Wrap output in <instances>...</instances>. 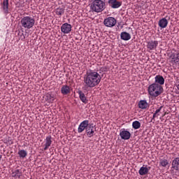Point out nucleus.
I'll return each mask as SVG.
<instances>
[{
  "label": "nucleus",
  "instance_id": "nucleus-1",
  "mask_svg": "<svg viewBox=\"0 0 179 179\" xmlns=\"http://www.w3.org/2000/svg\"><path fill=\"white\" fill-rule=\"evenodd\" d=\"M83 82L85 86L83 87L84 90H87L88 88L92 89L99 86L100 82H101V76L93 70L87 71L83 77Z\"/></svg>",
  "mask_w": 179,
  "mask_h": 179
},
{
  "label": "nucleus",
  "instance_id": "nucleus-2",
  "mask_svg": "<svg viewBox=\"0 0 179 179\" xmlns=\"http://www.w3.org/2000/svg\"><path fill=\"white\" fill-rule=\"evenodd\" d=\"M148 94L152 97H157L163 93V87L157 83H153L148 87Z\"/></svg>",
  "mask_w": 179,
  "mask_h": 179
},
{
  "label": "nucleus",
  "instance_id": "nucleus-3",
  "mask_svg": "<svg viewBox=\"0 0 179 179\" xmlns=\"http://www.w3.org/2000/svg\"><path fill=\"white\" fill-rule=\"evenodd\" d=\"M36 23V20L33 17L25 16L21 18L20 24L23 29H27L28 30L32 29Z\"/></svg>",
  "mask_w": 179,
  "mask_h": 179
},
{
  "label": "nucleus",
  "instance_id": "nucleus-4",
  "mask_svg": "<svg viewBox=\"0 0 179 179\" xmlns=\"http://www.w3.org/2000/svg\"><path fill=\"white\" fill-rule=\"evenodd\" d=\"M91 9L92 12L100 13L106 9V2L102 0H94L91 5Z\"/></svg>",
  "mask_w": 179,
  "mask_h": 179
},
{
  "label": "nucleus",
  "instance_id": "nucleus-5",
  "mask_svg": "<svg viewBox=\"0 0 179 179\" xmlns=\"http://www.w3.org/2000/svg\"><path fill=\"white\" fill-rule=\"evenodd\" d=\"M103 24L106 27H114L117 24V20L113 17H108L104 19Z\"/></svg>",
  "mask_w": 179,
  "mask_h": 179
},
{
  "label": "nucleus",
  "instance_id": "nucleus-6",
  "mask_svg": "<svg viewBox=\"0 0 179 179\" xmlns=\"http://www.w3.org/2000/svg\"><path fill=\"white\" fill-rule=\"evenodd\" d=\"M90 125V124H89V120H83L78 126V134H82V132H83L85 129L86 131Z\"/></svg>",
  "mask_w": 179,
  "mask_h": 179
},
{
  "label": "nucleus",
  "instance_id": "nucleus-7",
  "mask_svg": "<svg viewBox=\"0 0 179 179\" xmlns=\"http://www.w3.org/2000/svg\"><path fill=\"white\" fill-rule=\"evenodd\" d=\"M61 31L64 34H69L72 31V25L66 22L61 26Z\"/></svg>",
  "mask_w": 179,
  "mask_h": 179
},
{
  "label": "nucleus",
  "instance_id": "nucleus-8",
  "mask_svg": "<svg viewBox=\"0 0 179 179\" xmlns=\"http://www.w3.org/2000/svg\"><path fill=\"white\" fill-rule=\"evenodd\" d=\"M120 136L121 139H123L124 141H128V139H130L131 138V132L125 130V129H122L120 130Z\"/></svg>",
  "mask_w": 179,
  "mask_h": 179
},
{
  "label": "nucleus",
  "instance_id": "nucleus-9",
  "mask_svg": "<svg viewBox=\"0 0 179 179\" xmlns=\"http://www.w3.org/2000/svg\"><path fill=\"white\" fill-rule=\"evenodd\" d=\"M108 3L113 9H118L122 5V2L117 0H108Z\"/></svg>",
  "mask_w": 179,
  "mask_h": 179
},
{
  "label": "nucleus",
  "instance_id": "nucleus-10",
  "mask_svg": "<svg viewBox=\"0 0 179 179\" xmlns=\"http://www.w3.org/2000/svg\"><path fill=\"white\" fill-rule=\"evenodd\" d=\"M159 45V41H151L147 42V48L150 50V51H153L157 48Z\"/></svg>",
  "mask_w": 179,
  "mask_h": 179
},
{
  "label": "nucleus",
  "instance_id": "nucleus-11",
  "mask_svg": "<svg viewBox=\"0 0 179 179\" xmlns=\"http://www.w3.org/2000/svg\"><path fill=\"white\" fill-rule=\"evenodd\" d=\"M169 58H171V62L179 64V53H173L172 52L168 54Z\"/></svg>",
  "mask_w": 179,
  "mask_h": 179
},
{
  "label": "nucleus",
  "instance_id": "nucleus-12",
  "mask_svg": "<svg viewBox=\"0 0 179 179\" xmlns=\"http://www.w3.org/2000/svg\"><path fill=\"white\" fill-rule=\"evenodd\" d=\"M52 143V137L51 136H48L45 139V148H43V150H48V148L51 146V144Z\"/></svg>",
  "mask_w": 179,
  "mask_h": 179
},
{
  "label": "nucleus",
  "instance_id": "nucleus-13",
  "mask_svg": "<svg viewBox=\"0 0 179 179\" xmlns=\"http://www.w3.org/2000/svg\"><path fill=\"white\" fill-rule=\"evenodd\" d=\"M1 6L3 8V13L6 15H8V13H9V0H3Z\"/></svg>",
  "mask_w": 179,
  "mask_h": 179
},
{
  "label": "nucleus",
  "instance_id": "nucleus-14",
  "mask_svg": "<svg viewBox=\"0 0 179 179\" xmlns=\"http://www.w3.org/2000/svg\"><path fill=\"white\" fill-rule=\"evenodd\" d=\"M138 108H141V110H146L149 108V103H148V101L146 100H141L138 102Z\"/></svg>",
  "mask_w": 179,
  "mask_h": 179
},
{
  "label": "nucleus",
  "instance_id": "nucleus-15",
  "mask_svg": "<svg viewBox=\"0 0 179 179\" xmlns=\"http://www.w3.org/2000/svg\"><path fill=\"white\" fill-rule=\"evenodd\" d=\"M93 124H90L88 126V128H87V130L85 131L87 136L88 138H92L94 135V130L93 129Z\"/></svg>",
  "mask_w": 179,
  "mask_h": 179
},
{
  "label": "nucleus",
  "instance_id": "nucleus-16",
  "mask_svg": "<svg viewBox=\"0 0 179 179\" xmlns=\"http://www.w3.org/2000/svg\"><path fill=\"white\" fill-rule=\"evenodd\" d=\"M149 171H150V166H142L140 168L138 173L140 176H146V174L149 173Z\"/></svg>",
  "mask_w": 179,
  "mask_h": 179
},
{
  "label": "nucleus",
  "instance_id": "nucleus-17",
  "mask_svg": "<svg viewBox=\"0 0 179 179\" xmlns=\"http://www.w3.org/2000/svg\"><path fill=\"white\" fill-rule=\"evenodd\" d=\"M169 24V21L166 17L162 18L158 22V25L161 27V29H166Z\"/></svg>",
  "mask_w": 179,
  "mask_h": 179
},
{
  "label": "nucleus",
  "instance_id": "nucleus-18",
  "mask_svg": "<svg viewBox=\"0 0 179 179\" xmlns=\"http://www.w3.org/2000/svg\"><path fill=\"white\" fill-rule=\"evenodd\" d=\"M61 93L64 96H66V94H69L71 93V87L66 85H62L61 88Z\"/></svg>",
  "mask_w": 179,
  "mask_h": 179
},
{
  "label": "nucleus",
  "instance_id": "nucleus-19",
  "mask_svg": "<svg viewBox=\"0 0 179 179\" xmlns=\"http://www.w3.org/2000/svg\"><path fill=\"white\" fill-rule=\"evenodd\" d=\"M172 169L176 171H179V157H176L172 161Z\"/></svg>",
  "mask_w": 179,
  "mask_h": 179
},
{
  "label": "nucleus",
  "instance_id": "nucleus-20",
  "mask_svg": "<svg viewBox=\"0 0 179 179\" xmlns=\"http://www.w3.org/2000/svg\"><path fill=\"white\" fill-rule=\"evenodd\" d=\"M120 38L124 41H128L129 40H131V34L127 31H123L120 34Z\"/></svg>",
  "mask_w": 179,
  "mask_h": 179
},
{
  "label": "nucleus",
  "instance_id": "nucleus-21",
  "mask_svg": "<svg viewBox=\"0 0 179 179\" xmlns=\"http://www.w3.org/2000/svg\"><path fill=\"white\" fill-rule=\"evenodd\" d=\"M155 83H157V85H159V86L164 85V78H163V76L158 75L155 76Z\"/></svg>",
  "mask_w": 179,
  "mask_h": 179
},
{
  "label": "nucleus",
  "instance_id": "nucleus-22",
  "mask_svg": "<svg viewBox=\"0 0 179 179\" xmlns=\"http://www.w3.org/2000/svg\"><path fill=\"white\" fill-rule=\"evenodd\" d=\"M78 94L79 95L80 100H81V101L83 103H84L85 104H87V99L86 98L85 93H83V92H82V90H79L78 92Z\"/></svg>",
  "mask_w": 179,
  "mask_h": 179
},
{
  "label": "nucleus",
  "instance_id": "nucleus-23",
  "mask_svg": "<svg viewBox=\"0 0 179 179\" xmlns=\"http://www.w3.org/2000/svg\"><path fill=\"white\" fill-rule=\"evenodd\" d=\"M22 176V171L20 169H16L11 173V177L13 178H18L20 179V176Z\"/></svg>",
  "mask_w": 179,
  "mask_h": 179
},
{
  "label": "nucleus",
  "instance_id": "nucleus-24",
  "mask_svg": "<svg viewBox=\"0 0 179 179\" xmlns=\"http://www.w3.org/2000/svg\"><path fill=\"white\" fill-rule=\"evenodd\" d=\"M45 100L48 101V103H54V100H55V96L51 94H47L45 95Z\"/></svg>",
  "mask_w": 179,
  "mask_h": 179
},
{
  "label": "nucleus",
  "instance_id": "nucleus-25",
  "mask_svg": "<svg viewBox=\"0 0 179 179\" xmlns=\"http://www.w3.org/2000/svg\"><path fill=\"white\" fill-rule=\"evenodd\" d=\"M18 155L21 159H24L27 156V151L25 150H19Z\"/></svg>",
  "mask_w": 179,
  "mask_h": 179
},
{
  "label": "nucleus",
  "instance_id": "nucleus-26",
  "mask_svg": "<svg viewBox=\"0 0 179 179\" xmlns=\"http://www.w3.org/2000/svg\"><path fill=\"white\" fill-rule=\"evenodd\" d=\"M132 127L134 129H139V128H141V122H139L138 120L133 122Z\"/></svg>",
  "mask_w": 179,
  "mask_h": 179
},
{
  "label": "nucleus",
  "instance_id": "nucleus-27",
  "mask_svg": "<svg viewBox=\"0 0 179 179\" xmlns=\"http://www.w3.org/2000/svg\"><path fill=\"white\" fill-rule=\"evenodd\" d=\"M65 13V9L64 8H57L56 9V15L58 16H62Z\"/></svg>",
  "mask_w": 179,
  "mask_h": 179
},
{
  "label": "nucleus",
  "instance_id": "nucleus-28",
  "mask_svg": "<svg viewBox=\"0 0 179 179\" xmlns=\"http://www.w3.org/2000/svg\"><path fill=\"white\" fill-rule=\"evenodd\" d=\"M169 165V161L167 159H160L159 161V166H162V167H166Z\"/></svg>",
  "mask_w": 179,
  "mask_h": 179
},
{
  "label": "nucleus",
  "instance_id": "nucleus-29",
  "mask_svg": "<svg viewBox=\"0 0 179 179\" xmlns=\"http://www.w3.org/2000/svg\"><path fill=\"white\" fill-rule=\"evenodd\" d=\"M162 108H163V106H160L159 108L157 109L155 113L159 114L162 111Z\"/></svg>",
  "mask_w": 179,
  "mask_h": 179
},
{
  "label": "nucleus",
  "instance_id": "nucleus-30",
  "mask_svg": "<svg viewBox=\"0 0 179 179\" xmlns=\"http://www.w3.org/2000/svg\"><path fill=\"white\" fill-rule=\"evenodd\" d=\"M156 115H157V113H154L153 114V115H152V120H153L154 121H155V119L156 118Z\"/></svg>",
  "mask_w": 179,
  "mask_h": 179
},
{
  "label": "nucleus",
  "instance_id": "nucleus-31",
  "mask_svg": "<svg viewBox=\"0 0 179 179\" xmlns=\"http://www.w3.org/2000/svg\"><path fill=\"white\" fill-rule=\"evenodd\" d=\"M25 38H26V36H24L23 38H22V41H24V40H25Z\"/></svg>",
  "mask_w": 179,
  "mask_h": 179
},
{
  "label": "nucleus",
  "instance_id": "nucleus-32",
  "mask_svg": "<svg viewBox=\"0 0 179 179\" xmlns=\"http://www.w3.org/2000/svg\"><path fill=\"white\" fill-rule=\"evenodd\" d=\"M1 159H2V155H0V162H1Z\"/></svg>",
  "mask_w": 179,
  "mask_h": 179
},
{
  "label": "nucleus",
  "instance_id": "nucleus-33",
  "mask_svg": "<svg viewBox=\"0 0 179 179\" xmlns=\"http://www.w3.org/2000/svg\"><path fill=\"white\" fill-rule=\"evenodd\" d=\"M164 115H166V113H164Z\"/></svg>",
  "mask_w": 179,
  "mask_h": 179
}]
</instances>
